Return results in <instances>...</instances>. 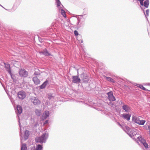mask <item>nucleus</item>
Returning <instances> with one entry per match:
<instances>
[{
    "mask_svg": "<svg viewBox=\"0 0 150 150\" xmlns=\"http://www.w3.org/2000/svg\"><path fill=\"white\" fill-rule=\"evenodd\" d=\"M18 97L21 99H24L26 96V93L25 92L23 91H19L18 93Z\"/></svg>",
    "mask_w": 150,
    "mask_h": 150,
    "instance_id": "nucleus-3",
    "label": "nucleus"
},
{
    "mask_svg": "<svg viewBox=\"0 0 150 150\" xmlns=\"http://www.w3.org/2000/svg\"><path fill=\"white\" fill-rule=\"evenodd\" d=\"M27 147L26 145L25 144H23L22 145L21 147V150H26Z\"/></svg>",
    "mask_w": 150,
    "mask_h": 150,
    "instance_id": "nucleus-20",
    "label": "nucleus"
},
{
    "mask_svg": "<svg viewBox=\"0 0 150 150\" xmlns=\"http://www.w3.org/2000/svg\"><path fill=\"white\" fill-rule=\"evenodd\" d=\"M57 6H58V7L60 6V5H61V3H60L59 0H58L57 1Z\"/></svg>",
    "mask_w": 150,
    "mask_h": 150,
    "instance_id": "nucleus-27",
    "label": "nucleus"
},
{
    "mask_svg": "<svg viewBox=\"0 0 150 150\" xmlns=\"http://www.w3.org/2000/svg\"><path fill=\"white\" fill-rule=\"evenodd\" d=\"M5 67L7 69L8 71H10V66L9 64H5Z\"/></svg>",
    "mask_w": 150,
    "mask_h": 150,
    "instance_id": "nucleus-24",
    "label": "nucleus"
},
{
    "mask_svg": "<svg viewBox=\"0 0 150 150\" xmlns=\"http://www.w3.org/2000/svg\"><path fill=\"white\" fill-rule=\"evenodd\" d=\"M141 117L134 116L132 118V120L134 122L140 125H144L145 121L143 120H140Z\"/></svg>",
    "mask_w": 150,
    "mask_h": 150,
    "instance_id": "nucleus-2",
    "label": "nucleus"
},
{
    "mask_svg": "<svg viewBox=\"0 0 150 150\" xmlns=\"http://www.w3.org/2000/svg\"><path fill=\"white\" fill-rule=\"evenodd\" d=\"M49 113L48 111H45L43 113L42 117L43 119H46L49 116Z\"/></svg>",
    "mask_w": 150,
    "mask_h": 150,
    "instance_id": "nucleus-9",
    "label": "nucleus"
},
{
    "mask_svg": "<svg viewBox=\"0 0 150 150\" xmlns=\"http://www.w3.org/2000/svg\"><path fill=\"white\" fill-rule=\"evenodd\" d=\"M33 80L34 83L36 85H38L40 83V80L36 76L34 77L33 78Z\"/></svg>",
    "mask_w": 150,
    "mask_h": 150,
    "instance_id": "nucleus-8",
    "label": "nucleus"
},
{
    "mask_svg": "<svg viewBox=\"0 0 150 150\" xmlns=\"http://www.w3.org/2000/svg\"><path fill=\"white\" fill-rule=\"evenodd\" d=\"M48 120H46L45 121V122L44 123V124L45 125V124H46L47 123H48Z\"/></svg>",
    "mask_w": 150,
    "mask_h": 150,
    "instance_id": "nucleus-32",
    "label": "nucleus"
},
{
    "mask_svg": "<svg viewBox=\"0 0 150 150\" xmlns=\"http://www.w3.org/2000/svg\"><path fill=\"white\" fill-rule=\"evenodd\" d=\"M122 109L127 112L129 111L130 109L129 107L126 105H125L122 106Z\"/></svg>",
    "mask_w": 150,
    "mask_h": 150,
    "instance_id": "nucleus-11",
    "label": "nucleus"
},
{
    "mask_svg": "<svg viewBox=\"0 0 150 150\" xmlns=\"http://www.w3.org/2000/svg\"><path fill=\"white\" fill-rule=\"evenodd\" d=\"M137 86L139 88H140L141 89L143 90H145V91H147L148 90L147 89H146L143 86V85H140V84H138L137 85Z\"/></svg>",
    "mask_w": 150,
    "mask_h": 150,
    "instance_id": "nucleus-19",
    "label": "nucleus"
},
{
    "mask_svg": "<svg viewBox=\"0 0 150 150\" xmlns=\"http://www.w3.org/2000/svg\"><path fill=\"white\" fill-rule=\"evenodd\" d=\"M107 95L109 100L114 101L116 100L115 97L113 96L112 91L109 92L108 93Z\"/></svg>",
    "mask_w": 150,
    "mask_h": 150,
    "instance_id": "nucleus-4",
    "label": "nucleus"
},
{
    "mask_svg": "<svg viewBox=\"0 0 150 150\" xmlns=\"http://www.w3.org/2000/svg\"><path fill=\"white\" fill-rule=\"evenodd\" d=\"M146 14L147 15H148L149 13V10L148 9L147 10H146Z\"/></svg>",
    "mask_w": 150,
    "mask_h": 150,
    "instance_id": "nucleus-31",
    "label": "nucleus"
},
{
    "mask_svg": "<svg viewBox=\"0 0 150 150\" xmlns=\"http://www.w3.org/2000/svg\"><path fill=\"white\" fill-rule=\"evenodd\" d=\"M29 134V132L28 130H26L25 132V135L27 137H28Z\"/></svg>",
    "mask_w": 150,
    "mask_h": 150,
    "instance_id": "nucleus-25",
    "label": "nucleus"
},
{
    "mask_svg": "<svg viewBox=\"0 0 150 150\" xmlns=\"http://www.w3.org/2000/svg\"><path fill=\"white\" fill-rule=\"evenodd\" d=\"M80 42L81 43H83V41L82 40H81V41H80Z\"/></svg>",
    "mask_w": 150,
    "mask_h": 150,
    "instance_id": "nucleus-34",
    "label": "nucleus"
},
{
    "mask_svg": "<svg viewBox=\"0 0 150 150\" xmlns=\"http://www.w3.org/2000/svg\"><path fill=\"white\" fill-rule=\"evenodd\" d=\"M144 0H138V1H139L140 4L142 6L143 5V1Z\"/></svg>",
    "mask_w": 150,
    "mask_h": 150,
    "instance_id": "nucleus-28",
    "label": "nucleus"
},
{
    "mask_svg": "<svg viewBox=\"0 0 150 150\" xmlns=\"http://www.w3.org/2000/svg\"><path fill=\"white\" fill-rule=\"evenodd\" d=\"M17 109L19 114H20L22 112V107L19 105L17 106Z\"/></svg>",
    "mask_w": 150,
    "mask_h": 150,
    "instance_id": "nucleus-13",
    "label": "nucleus"
},
{
    "mask_svg": "<svg viewBox=\"0 0 150 150\" xmlns=\"http://www.w3.org/2000/svg\"><path fill=\"white\" fill-rule=\"evenodd\" d=\"M137 133L136 131L134 130H132L130 132V134L133 136H135L137 134Z\"/></svg>",
    "mask_w": 150,
    "mask_h": 150,
    "instance_id": "nucleus-17",
    "label": "nucleus"
},
{
    "mask_svg": "<svg viewBox=\"0 0 150 150\" xmlns=\"http://www.w3.org/2000/svg\"><path fill=\"white\" fill-rule=\"evenodd\" d=\"M19 74L21 76L26 77L28 75V72L25 69H21L20 71Z\"/></svg>",
    "mask_w": 150,
    "mask_h": 150,
    "instance_id": "nucleus-5",
    "label": "nucleus"
},
{
    "mask_svg": "<svg viewBox=\"0 0 150 150\" xmlns=\"http://www.w3.org/2000/svg\"><path fill=\"white\" fill-rule=\"evenodd\" d=\"M33 103L35 105H37L40 104V102L38 99H35L33 100Z\"/></svg>",
    "mask_w": 150,
    "mask_h": 150,
    "instance_id": "nucleus-15",
    "label": "nucleus"
},
{
    "mask_svg": "<svg viewBox=\"0 0 150 150\" xmlns=\"http://www.w3.org/2000/svg\"><path fill=\"white\" fill-rule=\"evenodd\" d=\"M35 112L36 114L38 116H40V115L41 112L38 109H36L35 110Z\"/></svg>",
    "mask_w": 150,
    "mask_h": 150,
    "instance_id": "nucleus-23",
    "label": "nucleus"
},
{
    "mask_svg": "<svg viewBox=\"0 0 150 150\" xmlns=\"http://www.w3.org/2000/svg\"><path fill=\"white\" fill-rule=\"evenodd\" d=\"M61 13L64 17H66L65 12L63 9H61Z\"/></svg>",
    "mask_w": 150,
    "mask_h": 150,
    "instance_id": "nucleus-22",
    "label": "nucleus"
},
{
    "mask_svg": "<svg viewBox=\"0 0 150 150\" xmlns=\"http://www.w3.org/2000/svg\"><path fill=\"white\" fill-rule=\"evenodd\" d=\"M128 128L129 129V127H128Z\"/></svg>",
    "mask_w": 150,
    "mask_h": 150,
    "instance_id": "nucleus-36",
    "label": "nucleus"
},
{
    "mask_svg": "<svg viewBox=\"0 0 150 150\" xmlns=\"http://www.w3.org/2000/svg\"><path fill=\"white\" fill-rule=\"evenodd\" d=\"M72 81L74 83H79L80 81V79L78 76H74L72 77Z\"/></svg>",
    "mask_w": 150,
    "mask_h": 150,
    "instance_id": "nucleus-6",
    "label": "nucleus"
},
{
    "mask_svg": "<svg viewBox=\"0 0 150 150\" xmlns=\"http://www.w3.org/2000/svg\"><path fill=\"white\" fill-rule=\"evenodd\" d=\"M74 34L76 36H77L79 35V33L78 31L76 30L74 31Z\"/></svg>",
    "mask_w": 150,
    "mask_h": 150,
    "instance_id": "nucleus-29",
    "label": "nucleus"
},
{
    "mask_svg": "<svg viewBox=\"0 0 150 150\" xmlns=\"http://www.w3.org/2000/svg\"><path fill=\"white\" fill-rule=\"evenodd\" d=\"M47 137L48 134L47 133H44L41 137H36L35 139V142L37 143H42L45 142Z\"/></svg>",
    "mask_w": 150,
    "mask_h": 150,
    "instance_id": "nucleus-1",
    "label": "nucleus"
},
{
    "mask_svg": "<svg viewBox=\"0 0 150 150\" xmlns=\"http://www.w3.org/2000/svg\"><path fill=\"white\" fill-rule=\"evenodd\" d=\"M140 138L142 139L141 140V142L143 144L144 146L146 148H147L148 147V145L147 144L145 140L142 139L141 137H140Z\"/></svg>",
    "mask_w": 150,
    "mask_h": 150,
    "instance_id": "nucleus-14",
    "label": "nucleus"
},
{
    "mask_svg": "<svg viewBox=\"0 0 150 150\" xmlns=\"http://www.w3.org/2000/svg\"><path fill=\"white\" fill-rule=\"evenodd\" d=\"M122 117L125 119H126L127 120H129L130 119V118L131 116V115L128 114H123L122 115Z\"/></svg>",
    "mask_w": 150,
    "mask_h": 150,
    "instance_id": "nucleus-10",
    "label": "nucleus"
},
{
    "mask_svg": "<svg viewBox=\"0 0 150 150\" xmlns=\"http://www.w3.org/2000/svg\"><path fill=\"white\" fill-rule=\"evenodd\" d=\"M80 78L84 82L86 81H87L88 78L87 75L84 73L81 75Z\"/></svg>",
    "mask_w": 150,
    "mask_h": 150,
    "instance_id": "nucleus-7",
    "label": "nucleus"
},
{
    "mask_svg": "<svg viewBox=\"0 0 150 150\" xmlns=\"http://www.w3.org/2000/svg\"><path fill=\"white\" fill-rule=\"evenodd\" d=\"M42 53L48 56L50 54H49V53L46 51H44V52H42Z\"/></svg>",
    "mask_w": 150,
    "mask_h": 150,
    "instance_id": "nucleus-26",
    "label": "nucleus"
},
{
    "mask_svg": "<svg viewBox=\"0 0 150 150\" xmlns=\"http://www.w3.org/2000/svg\"><path fill=\"white\" fill-rule=\"evenodd\" d=\"M47 83L48 81L47 80H46L42 83V85L40 86V88L43 89L45 88Z\"/></svg>",
    "mask_w": 150,
    "mask_h": 150,
    "instance_id": "nucleus-12",
    "label": "nucleus"
},
{
    "mask_svg": "<svg viewBox=\"0 0 150 150\" xmlns=\"http://www.w3.org/2000/svg\"><path fill=\"white\" fill-rule=\"evenodd\" d=\"M42 148V146L41 145L39 144L37 146L35 150H41Z\"/></svg>",
    "mask_w": 150,
    "mask_h": 150,
    "instance_id": "nucleus-21",
    "label": "nucleus"
},
{
    "mask_svg": "<svg viewBox=\"0 0 150 150\" xmlns=\"http://www.w3.org/2000/svg\"><path fill=\"white\" fill-rule=\"evenodd\" d=\"M137 138H138V139H139V137H137Z\"/></svg>",
    "mask_w": 150,
    "mask_h": 150,
    "instance_id": "nucleus-35",
    "label": "nucleus"
},
{
    "mask_svg": "<svg viewBox=\"0 0 150 150\" xmlns=\"http://www.w3.org/2000/svg\"><path fill=\"white\" fill-rule=\"evenodd\" d=\"M105 77L106 78V80L108 81L111 82L112 83H114L115 81L114 79L110 77H107L105 76Z\"/></svg>",
    "mask_w": 150,
    "mask_h": 150,
    "instance_id": "nucleus-18",
    "label": "nucleus"
},
{
    "mask_svg": "<svg viewBox=\"0 0 150 150\" xmlns=\"http://www.w3.org/2000/svg\"><path fill=\"white\" fill-rule=\"evenodd\" d=\"M48 97L49 99H50L52 98H53V96L51 95H48Z\"/></svg>",
    "mask_w": 150,
    "mask_h": 150,
    "instance_id": "nucleus-30",
    "label": "nucleus"
},
{
    "mask_svg": "<svg viewBox=\"0 0 150 150\" xmlns=\"http://www.w3.org/2000/svg\"><path fill=\"white\" fill-rule=\"evenodd\" d=\"M149 1L148 0H146L143 4V5L146 8H148L149 4Z\"/></svg>",
    "mask_w": 150,
    "mask_h": 150,
    "instance_id": "nucleus-16",
    "label": "nucleus"
},
{
    "mask_svg": "<svg viewBox=\"0 0 150 150\" xmlns=\"http://www.w3.org/2000/svg\"><path fill=\"white\" fill-rule=\"evenodd\" d=\"M148 128H149V132H150V125H149L148 126Z\"/></svg>",
    "mask_w": 150,
    "mask_h": 150,
    "instance_id": "nucleus-33",
    "label": "nucleus"
}]
</instances>
